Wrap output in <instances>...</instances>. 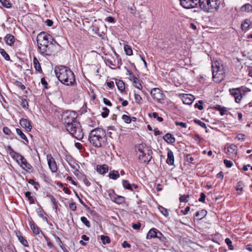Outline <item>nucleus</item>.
Here are the masks:
<instances>
[{"instance_id":"1","label":"nucleus","mask_w":252,"mask_h":252,"mask_svg":"<svg viewBox=\"0 0 252 252\" xmlns=\"http://www.w3.org/2000/svg\"><path fill=\"white\" fill-rule=\"evenodd\" d=\"M58 80L63 84L67 86H76L77 82L74 72L67 66L60 65L55 69Z\"/></svg>"},{"instance_id":"2","label":"nucleus","mask_w":252,"mask_h":252,"mask_svg":"<svg viewBox=\"0 0 252 252\" xmlns=\"http://www.w3.org/2000/svg\"><path fill=\"white\" fill-rule=\"evenodd\" d=\"M52 36L48 33L42 32L38 34L36 40L38 44V51L44 57L50 56L54 51L52 49Z\"/></svg>"},{"instance_id":"3","label":"nucleus","mask_w":252,"mask_h":252,"mask_svg":"<svg viewBox=\"0 0 252 252\" xmlns=\"http://www.w3.org/2000/svg\"><path fill=\"white\" fill-rule=\"evenodd\" d=\"M107 139L105 130L100 128H95L92 130L88 136L90 143L96 148L102 147L105 144Z\"/></svg>"},{"instance_id":"4","label":"nucleus","mask_w":252,"mask_h":252,"mask_svg":"<svg viewBox=\"0 0 252 252\" xmlns=\"http://www.w3.org/2000/svg\"><path fill=\"white\" fill-rule=\"evenodd\" d=\"M136 156L140 162L147 164L152 158L153 152L151 147L145 143H141L135 146Z\"/></svg>"},{"instance_id":"5","label":"nucleus","mask_w":252,"mask_h":252,"mask_svg":"<svg viewBox=\"0 0 252 252\" xmlns=\"http://www.w3.org/2000/svg\"><path fill=\"white\" fill-rule=\"evenodd\" d=\"M220 0H199L200 8L206 12H213L218 10Z\"/></svg>"},{"instance_id":"6","label":"nucleus","mask_w":252,"mask_h":252,"mask_svg":"<svg viewBox=\"0 0 252 252\" xmlns=\"http://www.w3.org/2000/svg\"><path fill=\"white\" fill-rule=\"evenodd\" d=\"M212 71L214 81L217 83L220 82L225 77V71L223 66L219 61L213 63Z\"/></svg>"},{"instance_id":"7","label":"nucleus","mask_w":252,"mask_h":252,"mask_svg":"<svg viewBox=\"0 0 252 252\" xmlns=\"http://www.w3.org/2000/svg\"><path fill=\"white\" fill-rule=\"evenodd\" d=\"M69 134L78 140H81L84 137V132L80 123L77 120L65 127Z\"/></svg>"},{"instance_id":"8","label":"nucleus","mask_w":252,"mask_h":252,"mask_svg":"<svg viewBox=\"0 0 252 252\" xmlns=\"http://www.w3.org/2000/svg\"><path fill=\"white\" fill-rule=\"evenodd\" d=\"M250 91V90L245 86L229 89L230 94L235 98L236 103H240L243 96Z\"/></svg>"},{"instance_id":"9","label":"nucleus","mask_w":252,"mask_h":252,"mask_svg":"<svg viewBox=\"0 0 252 252\" xmlns=\"http://www.w3.org/2000/svg\"><path fill=\"white\" fill-rule=\"evenodd\" d=\"M77 113L75 111L70 110L65 111L62 115V120L65 127H66V126L74 123V122L77 121Z\"/></svg>"},{"instance_id":"10","label":"nucleus","mask_w":252,"mask_h":252,"mask_svg":"<svg viewBox=\"0 0 252 252\" xmlns=\"http://www.w3.org/2000/svg\"><path fill=\"white\" fill-rule=\"evenodd\" d=\"M6 150L9 152L11 157L16 160L19 166L24 162V161L26 160L21 154L14 151L10 146H8Z\"/></svg>"},{"instance_id":"11","label":"nucleus","mask_w":252,"mask_h":252,"mask_svg":"<svg viewBox=\"0 0 252 252\" xmlns=\"http://www.w3.org/2000/svg\"><path fill=\"white\" fill-rule=\"evenodd\" d=\"M108 196L111 200L117 204H121L125 202L126 198L124 196L119 195L115 193L114 189L108 191Z\"/></svg>"},{"instance_id":"12","label":"nucleus","mask_w":252,"mask_h":252,"mask_svg":"<svg viewBox=\"0 0 252 252\" xmlns=\"http://www.w3.org/2000/svg\"><path fill=\"white\" fill-rule=\"evenodd\" d=\"M151 94L152 98L159 103L161 102V101L163 100L165 97V95L161 90L157 88L151 90Z\"/></svg>"},{"instance_id":"13","label":"nucleus","mask_w":252,"mask_h":252,"mask_svg":"<svg viewBox=\"0 0 252 252\" xmlns=\"http://www.w3.org/2000/svg\"><path fill=\"white\" fill-rule=\"evenodd\" d=\"M180 4L185 8L190 9L196 7L199 0H180Z\"/></svg>"},{"instance_id":"14","label":"nucleus","mask_w":252,"mask_h":252,"mask_svg":"<svg viewBox=\"0 0 252 252\" xmlns=\"http://www.w3.org/2000/svg\"><path fill=\"white\" fill-rule=\"evenodd\" d=\"M49 168L53 173L56 172L58 170V167L55 159L51 154H48L46 156Z\"/></svg>"},{"instance_id":"15","label":"nucleus","mask_w":252,"mask_h":252,"mask_svg":"<svg viewBox=\"0 0 252 252\" xmlns=\"http://www.w3.org/2000/svg\"><path fill=\"white\" fill-rule=\"evenodd\" d=\"M127 72L128 73L130 79L133 82L134 87L138 89H141L142 87L139 79L134 76L133 73L129 70H127Z\"/></svg>"},{"instance_id":"16","label":"nucleus","mask_w":252,"mask_h":252,"mask_svg":"<svg viewBox=\"0 0 252 252\" xmlns=\"http://www.w3.org/2000/svg\"><path fill=\"white\" fill-rule=\"evenodd\" d=\"M20 124L28 132L30 131L32 128L31 122L27 119H21L20 121Z\"/></svg>"},{"instance_id":"17","label":"nucleus","mask_w":252,"mask_h":252,"mask_svg":"<svg viewBox=\"0 0 252 252\" xmlns=\"http://www.w3.org/2000/svg\"><path fill=\"white\" fill-rule=\"evenodd\" d=\"M195 98L193 95L188 94H183L182 96L183 102L187 105L192 104Z\"/></svg>"},{"instance_id":"18","label":"nucleus","mask_w":252,"mask_h":252,"mask_svg":"<svg viewBox=\"0 0 252 252\" xmlns=\"http://www.w3.org/2000/svg\"><path fill=\"white\" fill-rule=\"evenodd\" d=\"M227 151V153L230 157L231 158L236 157L237 154V146L236 145L234 144L230 145L229 146H228Z\"/></svg>"},{"instance_id":"19","label":"nucleus","mask_w":252,"mask_h":252,"mask_svg":"<svg viewBox=\"0 0 252 252\" xmlns=\"http://www.w3.org/2000/svg\"><path fill=\"white\" fill-rule=\"evenodd\" d=\"M167 158L166 159V163L169 165H172L174 163V156L173 152L169 148L167 149Z\"/></svg>"},{"instance_id":"20","label":"nucleus","mask_w":252,"mask_h":252,"mask_svg":"<svg viewBox=\"0 0 252 252\" xmlns=\"http://www.w3.org/2000/svg\"><path fill=\"white\" fill-rule=\"evenodd\" d=\"M159 231L157 228H153L151 229L147 234L146 238L149 239L157 238Z\"/></svg>"},{"instance_id":"21","label":"nucleus","mask_w":252,"mask_h":252,"mask_svg":"<svg viewBox=\"0 0 252 252\" xmlns=\"http://www.w3.org/2000/svg\"><path fill=\"white\" fill-rule=\"evenodd\" d=\"M20 166L22 169L28 173L32 172L33 170L32 165L27 161V159L24 161V162L21 164Z\"/></svg>"},{"instance_id":"22","label":"nucleus","mask_w":252,"mask_h":252,"mask_svg":"<svg viewBox=\"0 0 252 252\" xmlns=\"http://www.w3.org/2000/svg\"><path fill=\"white\" fill-rule=\"evenodd\" d=\"M163 139L168 144H173L176 141V139L174 135L170 133H167L163 136Z\"/></svg>"},{"instance_id":"23","label":"nucleus","mask_w":252,"mask_h":252,"mask_svg":"<svg viewBox=\"0 0 252 252\" xmlns=\"http://www.w3.org/2000/svg\"><path fill=\"white\" fill-rule=\"evenodd\" d=\"M109 167L107 164L97 165L96 171L100 174H104L108 171Z\"/></svg>"},{"instance_id":"24","label":"nucleus","mask_w":252,"mask_h":252,"mask_svg":"<svg viewBox=\"0 0 252 252\" xmlns=\"http://www.w3.org/2000/svg\"><path fill=\"white\" fill-rule=\"evenodd\" d=\"M4 40L7 45L11 46L14 43L15 38L12 34H7L4 37Z\"/></svg>"},{"instance_id":"25","label":"nucleus","mask_w":252,"mask_h":252,"mask_svg":"<svg viewBox=\"0 0 252 252\" xmlns=\"http://www.w3.org/2000/svg\"><path fill=\"white\" fill-rule=\"evenodd\" d=\"M213 109L216 111H219L220 114L221 116H223L226 114V112H227V108L221 106L220 105H216L215 106H214Z\"/></svg>"},{"instance_id":"26","label":"nucleus","mask_w":252,"mask_h":252,"mask_svg":"<svg viewBox=\"0 0 252 252\" xmlns=\"http://www.w3.org/2000/svg\"><path fill=\"white\" fill-rule=\"evenodd\" d=\"M240 11L241 12H252V5L250 3H246L242 5L240 8Z\"/></svg>"},{"instance_id":"27","label":"nucleus","mask_w":252,"mask_h":252,"mask_svg":"<svg viewBox=\"0 0 252 252\" xmlns=\"http://www.w3.org/2000/svg\"><path fill=\"white\" fill-rule=\"evenodd\" d=\"M17 236L20 242L25 247H29V244L27 239L23 236L22 233L19 232L17 233Z\"/></svg>"},{"instance_id":"28","label":"nucleus","mask_w":252,"mask_h":252,"mask_svg":"<svg viewBox=\"0 0 252 252\" xmlns=\"http://www.w3.org/2000/svg\"><path fill=\"white\" fill-rule=\"evenodd\" d=\"M251 24V22L250 19H246L244 21H243L241 25V28L242 31H247L249 27Z\"/></svg>"},{"instance_id":"29","label":"nucleus","mask_w":252,"mask_h":252,"mask_svg":"<svg viewBox=\"0 0 252 252\" xmlns=\"http://www.w3.org/2000/svg\"><path fill=\"white\" fill-rule=\"evenodd\" d=\"M116 85L118 89L122 92L125 91V85L124 82L121 80L116 79Z\"/></svg>"},{"instance_id":"30","label":"nucleus","mask_w":252,"mask_h":252,"mask_svg":"<svg viewBox=\"0 0 252 252\" xmlns=\"http://www.w3.org/2000/svg\"><path fill=\"white\" fill-rule=\"evenodd\" d=\"M207 213V212L205 210H201L196 212L195 217L197 220H200L206 216Z\"/></svg>"},{"instance_id":"31","label":"nucleus","mask_w":252,"mask_h":252,"mask_svg":"<svg viewBox=\"0 0 252 252\" xmlns=\"http://www.w3.org/2000/svg\"><path fill=\"white\" fill-rule=\"evenodd\" d=\"M65 160L68 162L69 165L73 168H75V164H76L75 160L73 157L70 155H66L65 158Z\"/></svg>"},{"instance_id":"32","label":"nucleus","mask_w":252,"mask_h":252,"mask_svg":"<svg viewBox=\"0 0 252 252\" xmlns=\"http://www.w3.org/2000/svg\"><path fill=\"white\" fill-rule=\"evenodd\" d=\"M30 225L31 229L34 234L38 235L40 232H41L39 227L34 222H31Z\"/></svg>"},{"instance_id":"33","label":"nucleus","mask_w":252,"mask_h":252,"mask_svg":"<svg viewBox=\"0 0 252 252\" xmlns=\"http://www.w3.org/2000/svg\"><path fill=\"white\" fill-rule=\"evenodd\" d=\"M33 64L35 70L38 72H42V68L40 63L35 57H34L33 59Z\"/></svg>"},{"instance_id":"34","label":"nucleus","mask_w":252,"mask_h":252,"mask_svg":"<svg viewBox=\"0 0 252 252\" xmlns=\"http://www.w3.org/2000/svg\"><path fill=\"white\" fill-rule=\"evenodd\" d=\"M93 32L99 36L101 39H104L105 38V34L104 32H100L99 29L97 26H93Z\"/></svg>"},{"instance_id":"35","label":"nucleus","mask_w":252,"mask_h":252,"mask_svg":"<svg viewBox=\"0 0 252 252\" xmlns=\"http://www.w3.org/2000/svg\"><path fill=\"white\" fill-rule=\"evenodd\" d=\"M108 176L110 179L116 180L119 178L120 174L118 171L112 170L110 171Z\"/></svg>"},{"instance_id":"36","label":"nucleus","mask_w":252,"mask_h":252,"mask_svg":"<svg viewBox=\"0 0 252 252\" xmlns=\"http://www.w3.org/2000/svg\"><path fill=\"white\" fill-rule=\"evenodd\" d=\"M158 234L157 238H158L164 246H167V244L168 242L167 239L162 234L160 231H159V233Z\"/></svg>"},{"instance_id":"37","label":"nucleus","mask_w":252,"mask_h":252,"mask_svg":"<svg viewBox=\"0 0 252 252\" xmlns=\"http://www.w3.org/2000/svg\"><path fill=\"white\" fill-rule=\"evenodd\" d=\"M19 99L21 100L20 104L22 107L25 109L28 110L29 108V105L26 99L23 98L22 96L19 97Z\"/></svg>"},{"instance_id":"38","label":"nucleus","mask_w":252,"mask_h":252,"mask_svg":"<svg viewBox=\"0 0 252 252\" xmlns=\"http://www.w3.org/2000/svg\"><path fill=\"white\" fill-rule=\"evenodd\" d=\"M16 133L20 137L24 140L27 143L29 142L28 139L25 134L22 131L21 129L17 128L16 129Z\"/></svg>"},{"instance_id":"39","label":"nucleus","mask_w":252,"mask_h":252,"mask_svg":"<svg viewBox=\"0 0 252 252\" xmlns=\"http://www.w3.org/2000/svg\"><path fill=\"white\" fill-rule=\"evenodd\" d=\"M158 209L160 212L165 217H167L169 216L168 210L161 206H158Z\"/></svg>"},{"instance_id":"40","label":"nucleus","mask_w":252,"mask_h":252,"mask_svg":"<svg viewBox=\"0 0 252 252\" xmlns=\"http://www.w3.org/2000/svg\"><path fill=\"white\" fill-rule=\"evenodd\" d=\"M122 184L123 187L128 190H130L131 191H132V189H131V187L130 186V183L128 181L126 180H122Z\"/></svg>"},{"instance_id":"41","label":"nucleus","mask_w":252,"mask_h":252,"mask_svg":"<svg viewBox=\"0 0 252 252\" xmlns=\"http://www.w3.org/2000/svg\"><path fill=\"white\" fill-rule=\"evenodd\" d=\"M25 197L29 200L30 204H32L34 203V199L33 197L31 195V192L30 191H27L25 193Z\"/></svg>"},{"instance_id":"42","label":"nucleus","mask_w":252,"mask_h":252,"mask_svg":"<svg viewBox=\"0 0 252 252\" xmlns=\"http://www.w3.org/2000/svg\"><path fill=\"white\" fill-rule=\"evenodd\" d=\"M244 186L243 181H240L237 183L235 187V189L237 191H240V192L238 193L239 194H241V191L243 190Z\"/></svg>"},{"instance_id":"43","label":"nucleus","mask_w":252,"mask_h":252,"mask_svg":"<svg viewBox=\"0 0 252 252\" xmlns=\"http://www.w3.org/2000/svg\"><path fill=\"white\" fill-rule=\"evenodd\" d=\"M47 197H48L51 199V201L53 204L54 208L56 210H57V208H58V202L56 201L54 196L50 194V195H48Z\"/></svg>"},{"instance_id":"44","label":"nucleus","mask_w":252,"mask_h":252,"mask_svg":"<svg viewBox=\"0 0 252 252\" xmlns=\"http://www.w3.org/2000/svg\"><path fill=\"white\" fill-rule=\"evenodd\" d=\"M149 116L150 117H153L154 118L156 119L159 122H161L163 120V119L162 117L158 116V114L157 112H153L152 113L149 114Z\"/></svg>"},{"instance_id":"45","label":"nucleus","mask_w":252,"mask_h":252,"mask_svg":"<svg viewBox=\"0 0 252 252\" xmlns=\"http://www.w3.org/2000/svg\"><path fill=\"white\" fill-rule=\"evenodd\" d=\"M124 50L126 55L131 56L132 55V50L130 46L128 45H125Z\"/></svg>"},{"instance_id":"46","label":"nucleus","mask_w":252,"mask_h":252,"mask_svg":"<svg viewBox=\"0 0 252 252\" xmlns=\"http://www.w3.org/2000/svg\"><path fill=\"white\" fill-rule=\"evenodd\" d=\"M100 239L103 245L109 244L111 242L110 238L107 236L101 235L100 236Z\"/></svg>"},{"instance_id":"47","label":"nucleus","mask_w":252,"mask_h":252,"mask_svg":"<svg viewBox=\"0 0 252 252\" xmlns=\"http://www.w3.org/2000/svg\"><path fill=\"white\" fill-rule=\"evenodd\" d=\"M1 4L7 8H10L12 6V4L9 2L8 0H0Z\"/></svg>"},{"instance_id":"48","label":"nucleus","mask_w":252,"mask_h":252,"mask_svg":"<svg viewBox=\"0 0 252 252\" xmlns=\"http://www.w3.org/2000/svg\"><path fill=\"white\" fill-rule=\"evenodd\" d=\"M0 54L4 58V59L6 61L10 60V57L8 54L5 52V50L2 48L0 49Z\"/></svg>"},{"instance_id":"49","label":"nucleus","mask_w":252,"mask_h":252,"mask_svg":"<svg viewBox=\"0 0 252 252\" xmlns=\"http://www.w3.org/2000/svg\"><path fill=\"white\" fill-rule=\"evenodd\" d=\"M81 221L88 228L91 227V223L85 217H81Z\"/></svg>"},{"instance_id":"50","label":"nucleus","mask_w":252,"mask_h":252,"mask_svg":"<svg viewBox=\"0 0 252 252\" xmlns=\"http://www.w3.org/2000/svg\"><path fill=\"white\" fill-rule=\"evenodd\" d=\"M102 110L101 114V116L104 118H106L108 116L109 110L107 107H103Z\"/></svg>"},{"instance_id":"51","label":"nucleus","mask_w":252,"mask_h":252,"mask_svg":"<svg viewBox=\"0 0 252 252\" xmlns=\"http://www.w3.org/2000/svg\"><path fill=\"white\" fill-rule=\"evenodd\" d=\"M244 108L246 111L249 113H252V101L245 105Z\"/></svg>"},{"instance_id":"52","label":"nucleus","mask_w":252,"mask_h":252,"mask_svg":"<svg viewBox=\"0 0 252 252\" xmlns=\"http://www.w3.org/2000/svg\"><path fill=\"white\" fill-rule=\"evenodd\" d=\"M122 118L123 120L126 124H130L132 121L130 117L126 115H123Z\"/></svg>"},{"instance_id":"53","label":"nucleus","mask_w":252,"mask_h":252,"mask_svg":"<svg viewBox=\"0 0 252 252\" xmlns=\"http://www.w3.org/2000/svg\"><path fill=\"white\" fill-rule=\"evenodd\" d=\"M225 242L228 246L229 249L230 250H234L233 246H232V242L229 238H226L225 239Z\"/></svg>"},{"instance_id":"54","label":"nucleus","mask_w":252,"mask_h":252,"mask_svg":"<svg viewBox=\"0 0 252 252\" xmlns=\"http://www.w3.org/2000/svg\"><path fill=\"white\" fill-rule=\"evenodd\" d=\"M203 101L202 100H199L198 103L195 104L194 107L198 108L199 110H202L203 109Z\"/></svg>"},{"instance_id":"55","label":"nucleus","mask_w":252,"mask_h":252,"mask_svg":"<svg viewBox=\"0 0 252 252\" xmlns=\"http://www.w3.org/2000/svg\"><path fill=\"white\" fill-rule=\"evenodd\" d=\"M41 234L43 236L44 238H45V239L47 242V245L50 248H52L53 247V244L52 243V242H51L50 238H48L46 235H44V234L42 232H41Z\"/></svg>"},{"instance_id":"56","label":"nucleus","mask_w":252,"mask_h":252,"mask_svg":"<svg viewBox=\"0 0 252 252\" xmlns=\"http://www.w3.org/2000/svg\"><path fill=\"white\" fill-rule=\"evenodd\" d=\"M134 99L135 100V102L139 104H141L142 103V99L141 96L138 94H134Z\"/></svg>"},{"instance_id":"57","label":"nucleus","mask_w":252,"mask_h":252,"mask_svg":"<svg viewBox=\"0 0 252 252\" xmlns=\"http://www.w3.org/2000/svg\"><path fill=\"white\" fill-rule=\"evenodd\" d=\"M189 195H181L179 198V200L180 202H188V198H189Z\"/></svg>"},{"instance_id":"58","label":"nucleus","mask_w":252,"mask_h":252,"mask_svg":"<svg viewBox=\"0 0 252 252\" xmlns=\"http://www.w3.org/2000/svg\"><path fill=\"white\" fill-rule=\"evenodd\" d=\"M194 122L196 124L200 126L201 127L204 128H206V124L204 122L200 121L199 120L195 119L194 120Z\"/></svg>"},{"instance_id":"59","label":"nucleus","mask_w":252,"mask_h":252,"mask_svg":"<svg viewBox=\"0 0 252 252\" xmlns=\"http://www.w3.org/2000/svg\"><path fill=\"white\" fill-rule=\"evenodd\" d=\"M175 125L176 126H180L182 128H186L187 127V125L186 123L181 122L175 121Z\"/></svg>"},{"instance_id":"60","label":"nucleus","mask_w":252,"mask_h":252,"mask_svg":"<svg viewBox=\"0 0 252 252\" xmlns=\"http://www.w3.org/2000/svg\"><path fill=\"white\" fill-rule=\"evenodd\" d=\"M41 83L43 85V87L45 89H48V84L47 81L45 80L44 77H42L41 79Z\"/></svg>"},{"instance_id":"61","label":"nucleus","mask_w":252,"mask_h":252,"mask_svg":"<svg viewBox=\"0 0 252 252\" xmlns=\"http://www.w3.org/2000/svg\"><path fill=\"white\" fill-rule=\"evenodd\" d=\"M245 135L242 133H239L236 135V138L240 141H244L245 139Z\"/></svg>"},{"instance_id":"62","label":"nucleus","mask_w":252,"mask_h":252,"mask_svg":"<svg viewBox=\"0 0 252 252\" xmlns=\"http://www.w3.org/2000/svg\"><path fill=\"white\" fill-rule=\"evenodd\" d=\"M193 138L198 143L203 140V138L198 134L197 133L194 135Z\"/></svg>"},{"instance_id":"63","label":"nucleus","mask_w":252,"mask_h":252,"mask_svg":"<svg viewBox=\"0 0 252 252\" xmlns=\"http://www.w3.org/2000/svg\"><path fill=\"white\" fill-rule=\"evenodd\" d=\"M224 164H225V166L227 168H230L233 165V163L231 161L227 160V159H224L223 160Z\"/></svg>"},{"instance_id":"64","label":"nucleus","mask_w":252,"mask_h":252,"mask_svg":"<svg viewBox=\"0 0 252 252\" xmlns=\"http://www.w3.org/2000/svg\"><path fill=\"white\" fill-rule=\"evenodd\" d=\"M3 132L5 134L9 136L12 134L11 130L7 126H5L3 128Z\"/></svg>"}]
</instances>
